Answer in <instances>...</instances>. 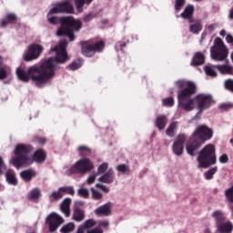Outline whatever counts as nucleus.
I'll list each match as a JSON object with an SVG mask.
<instances>
[{"mask_svg":"<svg viewBox=\"0 0 233 233\" xmlns=\"http://www.w3.org/2000/svg\"><path fill=\"white\" fill-rule=\"evenodd\" d=\"M218 25L214 23V24H210L209 25H208L206 27V32H208V34H212V32H214V30H216V28H218Z\"/></svg>","mask_w":233,"mask_h":233,"instance_id":"obj_48","label":"nucleus"},{"mask_svg":"<svg viewBox=\"0 0 233 233\" xmlns=\"http://www.w3.org/2000/svg\"><path fill=\"white\" fill-rule=\"evenodd\" d=\"M218 172V167H211L209 170L204 173V177L206 179H212L214 177V174Z\"/></svg>","mask_w":233,"mask_h":233,"instance_id":"obj_40","label":"nucleus"},{"mask_svg":"<svg viewBox=\"0 0 233 233\" xmlns=\"http://www.w3.org/2000/svg\"><path fill=\"white\" fill-rule=\"evenodd\" d=\"M63 223H65V218L56 212L50 213L46 218V225H48L51 232H56Z\"/></svg>","mask_w":233,"mask_h":233,"instance_id":"obj_14","label":"nucleus"},{"mask_svg":"<svg viewBox=\"0 0 233 233\" xmlns=\"http://www.w3.org/2000/svg\"><path fill=\"white\" fill-rule=\"evenodd\" d=\"M167 123L168 120L165 115H158L155 119V127H157L158 130H165Z\"/></svg>","mask_w":233,"mask_h":233,"instance_id":"obj_22","label":"nucleus"},{"mask_svg":"<svg viewBox=\"0 0 233 233\" xmlns=\"http://www.w3.org/2000/svg\"><path fill=\"white\" fill-rule=\"evenodd\" d=\"M53 8L58 14H74V5L68 1L56 4Z\"/></svg>","mask_w":233,"mask_h":233,"instance_id":"obj_17","label":"nucleus"},{"mask_svg":"<svg viewBox=\"0 0 233 233\" xmlns=\"http://www.w3.org/2000/svg\"><path fill=\"white\" fill-rule=\"evenodd\" d=\"M219 35H221L222 37H225V35H227V31H225L224 29L221 30V31L219 32Z\"/></svg>","mask_w":233,"mask_h":233,"instance_id":"obj_57","label":"nucleus"},{"mask_svg":"<svg viewBox=\"0 0 233 233\" xmlns=\"http://www.w3.org/2000/svg\"><path fill=\"white\" fill-rule=\"evenodd\" d=\"M93 17L92 14H87L84 16V21L87 23L88 21H92Z\"/></svg>","mask_w":233,"mask_h":233,"instance_id":"obj_55","label":"nucleus"},{"mask_svg":"<svg viewBox=\"0 0 233 233\" xmlns=\"http://www.w3.org/2000/svg\"><path fill=\"white\" fill-rule=\"evenodd\" d=\"M217 70L222 76H233V67L228 64L217 66Z\"/></svg>","mask_w":233,"mask_h":233,"instance_id":"obj_24","label":"nucleus"},{"mask_svg":"<svg viewBox=\"0 0 233 233\" xmlns=\"http://www.w3.org/2000/svg\"><path fill=\"white\" fill-rule=\"evenodd\" d=\"M75 229H76V224H74V222H69L61 228L60 232L70 233V232H74Z\"/></svg>","mask_w":233,"mask_h":233,"instance_id":"obj_34","label":"nucleus"},{"mask_svg":"<svg viewBox=\"0 0 233 233\" xmlns=\"http://www.w3.org/2000/svg\"><path fill=\"white\" fill-rule=\"evenodd\" d=\"M197 101V108L198 110V114H201L203 110H207L214 105V98H212V95L207 93H201L195 96Z\"/></svg>","mask_w":233,"mask_h":233,"instance_id":"obj_10","label":"nucleus"},{"mask_svg":"<svg viewBox=\"0 0 233 233\" xmlns=\"http://www.w3.org/2000/svg\"><path fill=\"white\" fill-rule=\"evenodd\" d=\"M83 66V60L77 59L68 66L69 70H77Z\"/></svg>","mask_w":233,"mask_h":233,"instance_id":"obj_39","label":"nucleus"},{"mask_svg":"<svg viewBox=\"0 0 233 233\" xmlns=\"http://www.w3.org/2000/svg\"><path fill=\"white\" fill-rule=\"evenodd\" d=\"M94 0H84V2H86V5H91V3L93 2Z\"/></svg>","mask_w":233,"mask_h":233,"instance_id":"obj_60","label":"nucleus"},{"mask_svg":"<svg viewBox=\"0 0 233 233\" xmlns=\"http://www.w3.org/2000/svg\"><path fill=\"white\" fill-rule=\"evenodd\" d=\"M98 176H99V173H97V172H93V173H91V174L87 177V178L86 179V183L87 185H94V183H96V181L97 179H99Z\"/></svg>","mask_w":233,"mask_h":233,"instance_id":"obj_36","label":"nucleus"},{"mask_svg":"<svg viewBox=\"0 0 233 233\" xmlns=\"http://www.w3.org/2000/svg\"><path fill=\"white\" fill-rule=\"evenodd\" d=\"M108 225H110L108 223V220H103L101 222H99L98 227L101 228V227H103L104 228H107Z\"/></svg>","mask_w":233,"mask_h":233,"instance_id":"obj_53","label":"nucleus"},{"mask_svg":"<svg viewBox=\"0 0 233 233\" xmlns=\"http://www.w3.org/2000/svg\"><path fill=\"white\" fill-rule=\"evenodd\" d=\"M114 179H116V176L112 167H110L106 173H103L98 177V181L100 183H106V185H110L114 183Z\"/></svg>","mask_w":233,"mask_h":233,"instance_id":"obj_18","label":"nucleus"},{"mask_svg":"<svg viewBox=\"0 0 233 233\" xmlns=\"http://www.w3.org/2000/svg\"><path fill=\"white\" fill-rule=\"evenodd\" d=\"M5 170H6V164H5V159H3V157H0V176L3 175Z\"/></svg>","mask_w":233,"mask_h":233,"instance_id":"obj_50","label":"nucleus"},{"mask_svg":"<svg viewBox=\"0 0 233 233\" xmlns=\"http://www.w3.org/2000/svg\"><path fill=\"white\" fill-rule=\"evenodd\" d=\"M77 194H78V196H81V198H84L86 199L90 196V191L86 187H80L77 190Z\"/></svg>","mask_w":233,"mask_h":233,"instance_id":"obj_42","label":"nucleus"},{"mask_svg":"<svg viewBox=\"0 0 233 233\" xmlns=\"http://www.w3.org/2000/svg\"><path fill=\"white\" fill-rule=\"evenodd\" d=\"M203 233H212V231L210 228H206Z\"/></svg>","mask_w":233,"mask_h":233,"instance_id":"obj_61","label":"nucleus"},{"mask_svg":"<svg viewBox=\"0 0 233 233\" xmlns=\"http://www.w3.org/2000/svg\"><path fill=\"white\" fill-rule=\"evenodd\" d=\"M108 170H110V164H108V162H103L102 164H100L97 167L96 174H98V176L106 174V172H108Z\"/></svg>","mask_w":233,"mask_h":233,"instance_id":"obj_32","label":"nucleus"},{"mask_svg":"<svg viewBox=\"0 0 233 233\" xmlns=\"http://www.w3.org/2000/svg\"><path fill=\"white\" fill-rule=\"evenodd\" d=\"M85 205L84 201H76L74 206V212L72 219L76 221V223H81V221H85V211L81 209L79 207H83Z\"/></svg>","mask_w":233,"mask_h":233,"instance_id":"obj_16","label":"nucleus"},{"mask_svg":"<svg viewBox=\"0 0 233 233\" xmlns=\"http://www.w3.org/2000/svg\"><path fill=\"white\" fill-rule=\"evenodd\" d=\"M185 0H175V10L176 12H179L182 10L183 6H185Z\"/></svg>","mask_w":233,"mask_h":233,"instance_id":"obj_45","label":"nucleus"},{"mask_svg":"<svg viewBox=\"0 0 233 233\" xmlns=\"http://www.w3.org/2000/svg\"><path fill=\"white\" fill-rule=\"evenodd\" d=\"M205 63V55L203 53L198 52L195 54L192 59V65L198 66Z\"/></svg>","mask_w":233,"mask_h":233,"instance_id":"obj_31","label":"nucleus"},{"mask_svg":"<svg viewBox=\"0 0 233 233\" xmlns=\"http://www.w3.org/2000/svg\"><path fill=\"white\" fill-rule=\"evenodd\" d=\"M72 203V199L70 198H65L60 204V210L64 213L66 218H70V205Z\"/></svg>","mask_w":233,"mask_h":233,"instance_id":"obj_21","label":"nucleus"},{"mask_svg":"<svg viewBox=\"0 0 233 233\" xmlns=\"http://www.w3.org/2000/svg\"><path fill=\"white\" fill-rule=\"evenodd\" d=\"M207 36V33H202V39Z\"/></svg>","mask_w":233,"mask_h":233,"instance_id":"obj_62","label":"nucleus"},{"mask_svg":"<svg viewBox=\"0 0 233 233\" xmlns=\"http://www.w3.org/2000/svg\"><path fill=\"white\" fill-rule=\"evenodd\" d=\"M90 191L92 198L96 201L99 199H103V193H101V191L96 189L95 187H91Z\"/></svg>","mask_w":233,"mask_h":233,"instance_id":"obj_38","label":"nucleus"},{"mask_svg":"<svg viewBox=\"0 0 233 233\" xmlns=\"http://www.w3.org/2000/svg\"><path fill=\"white\" fill-rule=\"evenodd\" d=\"M213 218H215V219L219 223L220 221H223V219H225V215H223L221 211H215L213 213Z\"/></svg>","mask_w":233,"mask_h":233,"instance_id":"obj_46","label":"nucleus"},{"mask_svg":"<svg viewBox=\"0 0 233 233\" xmlns=\"http://www.w3.org/2000/svg\"><path fill=\"white\" fill-rule=\"evenodd\" d=\"M105 48V43L103 41L97 42L94 45L89 44L88 42H84L82 44V54L86 57H92L96 52H103Z\"/></svg>","mask_w":233,"mask_h":233,"instance_id":"obj_13","label":"nucleus"},{"mask_svg":"<svg viewBox=\"0 0 233 233\" xmlns=\"http://www.w3.org/2000/svg\"><path fill=\"white\" fill-rule=\"evenodd\" d=\"M214 137V130L207 125L198 126L193 132L189 142L186 146L187 153L189 156H194V152L197 151L201 145H205L207 141Z\"/></svg>","mask_w":233,"mask_h":233,"instance_id":"obj_4","label":"nucleus"},{"mask_svg":"<svg viewBox=\"0 0 233 233\" xmlns=\"http://www.w3.org/2000/svg\"><path fill=\"white\" fill-rule=\"evenodd\" d=\"M96 168V166L94 165V162L92 159L84 157L80 159H78L76 164H73L66 171V173L68 176H72V174H76V172H78L79 174H87V172H92Z\"/></svg>","mask_w":233,"mask_h":233,"instance_id":"obj_7","label":"nucleus"},{"mask_svg":"<svg viewBox=\"0 0 233 233\" xmlns=\"http://www.w3.org/2000/svg\"><path fill=\"white\" fill-rule=\"evenodd\" d=\"M66 194H69L70 196H74L76 194V190L74 189V187L72 186H63L58 187L57 190L53 191L49 195V201L51 203H56V201H59V199H63Z\"/></svg>","mask_w":233,"mask_h":233,"instance_id":"obj_12","label":"nucleus"},{"mask_svg":"<svg viewBox=\"0 0 233 233\" xmlns=\"http://www.w3.org/2000/svg\"><path fill=\"white\" fill-rule=\"evenodd\" d=\"M185 143H187V135L182 133L178 134L173 140L171 145V151L177 157H181L185 152Z\"/></svg>","mask_w":233,"mask_h":233,"instance_id":"obj_11","label":"nucleus"},{"mask_svg":"<svg viewBox=\"0 0 233 233\" xmlns=\"http://www.w3.org/2000/svg\"><path fill=\"white\" fill-rule=\"evenodd\" d=\"M205 73L209 76V77H218V66H212L211 64H208L205 66L204 67Z\"/></svg>","mask_w":233,"mask_h":233,"instance_id":"obj_30","label":"nucleus"},{"mask_svg":"<svg viewBox=\"0 0 233 233\" xmlns=\"http://www.w3.org/2000/svg\"><path fill=\"white\" fill-rule=\"evenodd\" d=\"M224 86L226 90H229V92H233V79H228L224 83Z\"/></svg>","mask_w":233,"mask_h":233,"instance_id":"obj_47","label":"nucleus"},{"mask_svg":"<svg viewBox=\"0 0 233 233\" xmlns=\"http://www.w3.org/2000/svg\"><path fill=\"white\" fill-rule=\"evenodd\" d=\"M5 187H3V185L0 184V190H4Z\"/></svg>","mask_w":233,"mask_h":233,"instance_id":"obj_63","label":"nucleus"},{"mask_svg":"<svg viewBox=\"0 0 233 233\" xmlns=\"http://www.w3.org/2000/svg\"><path fill=\"white\" fill-rule=\"evenodd\" d=\"M231 61H233V52L231 53Z\"/></svg>","mask_w":233,"mask_h":233,"instance_id":"obj_64","label":"nucleus"},{"mask_svg":"<svg viewBox=\"0 0 233 233\" xmlns=\"http://www.w3.org/2000/svg\"><path fill=\"white\" fill-rule=\"evenodd\" d=\"M175 86L179 89L177 93L179 108L185 110V112L196 110V108H198L196 96L188 98L198 92V85H196V82L187 79H180L175 81Z\"/></svg>","mask_w":233,"mask_h":233,"instance_id":"obj_3","label":"nucleus"},{"mask_svg":"<svg viewBox=\"0 0 233 233\" xmlns=\"http://www.w3.org/2000/svg\"><path fill=\"white\" fill-rule=\"evenodd\" d=\"M226 41L227 43H228V45H231V46H233V36L232 35H228L226 37Z\"/></svg>","mask_w":233,"mask_h":233,"instance_id":"obj_54","label":"nucleus"},{"mask_svg":"<svg viewBox=\"0 0 233 233\" xmlns=\"http://www.w3.org/2000/svg\"><path fill=\"white\" fill-rule=\"evenodd\" d=\"M85 5H86L85 0H75V6L78 14L83 13V6H85Z\"/></svg>","mask_w":233,"mask_h":233,"instance_id":"obj_41","label":"nucleus"},{"mask_svg":"<svg viewBox=\"0 0 233 233\" xmlns=\"http://www.w3.org/2000/svg\"><path fill=\"white\" fill-rule=\"evenodd\" d=\"M219 163L225 165V163H228V156L227 154H223L218 157Z\"/></svg>","mask_w":233,"mask_h":233,"instance_id":"obj_51","label":"nucleus"},{"mask_svg":"<svg viewBox=\"0 0 233 233\" xmlns=\"http://www.w3.org/2000/svg\"><path fill=\"white\" fill-rule=\"evenodd\" d=\"M29 199H32L33 201H36L39 198H41V191L37 188L32 189L28 193Z\"/></svg>","mask_w":233,"mask_h":233,"instance_id":"obj_37","label":"nucleus"},{"mask_svg":"<svg viewBox=\"0 0 233 233\" xmlns=\"http://www.w3.org/2000/svg\"><path fill=\"white\" fill-rule=\"evenodd\" d=\"M76 152L79 154V156H88L92 154V149L86 146H79L76 148Z\"/></svg>","mask_w":233,"mask_h":233,"instance_id":"obj_35","label":"nucleus"},{"mask_svg":"<svg viewBox=\"0 0 233 233\" xmlns=\"http://www.w3.org/2000/svg\"><path fill=\"white\" fill-rule=\"evenodd\" d=\"M17 21V15L14 13H9L5 15V19H3L0 23V26L5 28V26H8V25H12V23H15Z\"/></svg>","mask_w":233,"mask_h":233,"instance_id":"obj_25","label":"nucleus"},{"mask_svg":"<svg viewBox=\"0 0 233 233\" xmlns=\"http://www.w3.org/2000/svg\"><path fill=\"white\" fill-rule=\"evenodd\" d=\"M45 51V46L38 43L30 44L23 54L24 61H35L41 57V54Z\"/></svg>","mask_w":233,"mask_h":233,"instance_id":"obj_9","label":"nucleus"},{"mask_svg":"<svg viewBox=\"0 0 233 233\" xmlns=\"http://www.w3.org/2000/svg\"><path fill=\"white\" fill-rule=\"evenodd\" d=\"M114 208V204L112 202H107L103 204L102 206L96 208L95 209V214L98 218H108V216L112 215V208Z\"/></svg>","mask_w":233,"mask_h":233,"instance_id":"obj_15","label":"nucleus"},{"mask_svg":"<svg viewBox=\"0 0 233 233\" xmlns=\"http://www.w3.org/2000/svg\"><path fill=\"white\" fill-rule=\"evenodd\" d=\"M85 228L82 225H80L77 228V232L76 233H85Z\"/></svg>","mask_w":233,"mask_h":233,"instance_id":"obj_56","label":"nucleus"},{"mask_svg":"<svg viewBox=\"0 0 233 233\" xmlns=\"http://www.w3.org/2000/svg\"><path fill=\"white\" fill-rule=\"evenodd\" d=\"M116 171L123 176H128L130 174V167L126 164H119L116 166Z\"/></svg>","mask_w":233,"mask_h":233,"instance_id":"obj_33","label":"nucleus"},{"mask_svg":"<svg viewBox=\"0 0 233 233\" xmlns=\"http://www.w3.org/2000/svg\"><path fill=\"white\" fill-rule=\"evenodd\" d=\"M197 161L198 168H208L211 165H216V147L212 144L205 146L198 153Z\"/></svg>","mask_w":233,"mask_h":233,"instance_id":"obj_6","label":"nucleus"},{"mask_svg":"<svg viewBox=\"0 0 233 233\" xmlns=\"http://www.w3.org/2000/svg\"><path fill=\"white\" fill-rule=\"evenodd\" d=\"M210 56L214 61H225V58L228 57V48H227L221 38L214 40V45L210 48Z\"/></svg>","mask_w":233,"mask_h":233,"instance_id":"obj_8","label":"nucleus"},{"mask_svg":"<svg viewBox=\"0 0 233 233\" xmlns=\"http://www.w3.org/2000/svg\"><path fill=\"white\" fill-rule=\"evenodd\" d=\"M32 152H34V147L31 145L16 144L13 150L15 157L9 159L10 165H13V167H15L19 170V168L30 167L34 163H45L46 161V152L45 150L38 149L33 155H29Z\"/></svg>","mask_w":233,"mask_h":233,"instance_id":"obj_2","label":"nucleus"},{"mask_svg":"<svg viewBox=\"0 0 233 233\" xmlns=\"http://www.w3.org/2000/svg\"><path fill=\"white\" fill-rule=\"evenodd\" d=\"M66 46H68V42L61 40L50 50V54H53L55 58L49 57L44 60L40 66H31L27 71H25L22 67H17L15 70L17 78L24 83H28L31 79L39 88L50 85V81L56 76V65H63L68 60Z\"/></svg>","mask_w":233,"mask_h":233,"instance_id":"obj_1","label":"nucleus"},{"mask_svg":"<svg viewBox=\"0 0 233 233\" xmlns=\"http://www.w3.org/2000/svg\"><path fill=\"white\" fill-rule=\"evenodd\" d=\"M81 226L86 230L88 228H92V227H96V220L90 218L86 220Z\"/></svg>","mask_w":233,"mask_h":233,"instance_id":"obj_43","label":"nucleus"},{"mask_svg":"<svg viewBox=\"0 0 233 233\" xmlns=\"http://www.w3.org/2000/svg\"><path fill=\"white\" fill-rule=\"evenodd\" d=\"M229 18L233 19V8L229 11Z\"/></svg>","mask_w":233,"mask_h":233,"instance_id":"obj_59","label":"nucleus"},{"mask_svg":"<svg viewBox=\"0 0 233 233\" xmlns=\"http://www.w3.org/2000/svg\"><path fill=\"white\" fill-rule=\"evenodd\" d=\"M162 105L163 106H174V98L173 97H167V98H164L162 99Z\"/></svg>","mask_w":233,"mask_h":233,"instance_id":"obj_44","label":"nucleus"},{"mask_svg":"<svg viewBox=\"0 0 233 233\" xmlns=\"http://www.w3.org/2000/svg\"><path fill=\"white\" fill-rule=\"evenodd\" d=\"M81 28H83V22H81V20L72 16L62 17L61 27L57 30L56 35H58V37L65 35L68 37L69 41H76L74 32H79Z\"/></svg>","mask_w":233,"mask_h":233,"instance_id":"obj_5","label":"nucleus"},{"mask_svg":"<svg viewBox=\"0 0 233 233\" xmlns=\"http://www.w3.org/2000/svg\"><path fill=\"white\" fill-rule=\"evenodd\" d=\"M55 14H59V13L54 8H51L47 14V21L51 25H57V23L59 22L61 23V19H63V18H57V16L54 15Z\"/></svg>","mask_w":233,"mask_h":233,"instance_id":"obj_28","label":"nucleus"},{"mask_svg":"<svg viewBox=\"0 0 233 233\" xmlns=\"http://www.w3.org/2000/svg\"><path fill=\"white\" fill-rule=\"evenodd\" d=\"M5 180L8 185H13V187H15V185H17V177L15 176V172H14L12 169H8L5 172Z\"/></svg>","mask_w":233,"mask_h":233,"instance_id":"obj_26","label":"nucleus"},{"mask_svg":"<svg viewBox=\"0 0 233 233\" xmlns=\"http://www.w3.org/2000/svg\"><path fill=\"white\" fill-rule=\"evenodd\" d=\"M86 233H103V229L98 226L93 229H87Z\"/></svg>","mask_w":233,"mask_h":233,"instance_id":"obj_52","label":"nucleus"},{"mask_svg":"<svg viewBox=\"0 0 233 233\" xmlns=\"http://www.w3.org/2000/svg\"><path fill=\"white\" fill-rule=\"evenodd\" d=\"M188 25V30L190 34H194L195 35H198L203 30V23L200 20H190Z\"/></svg>","mask_w":233,"mask_h":233,"instance_id":"obj_19","label":"nucleus"},{"mask_svg":"<svg viewBox=\"0 0 233 233\" xmlns=\"http://www.w3.org/2000/svg\"><path fill=\"white\" fill-rule=\"evenodd\" d=\"M12 68L10 66H0V81H5V83H10L13 79Z\"/></svg>","mask_w":233,"mask_h":233,"instance_id":"obj_20","label":"nucleus"},{"mask_svg":"<svg viewBox=\"0 0 233 233\" xmlns=\"http://www.w3.org/2000/svg\"><path fill=\"white\" fill-rule=\"evenodd\" d=\"M96 188H100V190H102L106 194H108L110 192V189L108 188V187H106L103 184L97 183V184H96Z\"/></svg>","mask_w":233,"mask_h":233,"instance_id":"obj_49","label":"nucleus"},{"mask_svg":"<svg viewBox=\"0 0 233 233\" xmlns=\"http://www.w3.org/2000/svg\"><path fill=\"white\" fill-rule=\"evenodd\" d=\"M37 176V173L34 169H25L20 173V177L23 181H32L34 177Z\"/></svg>","mask_w":233,"mask_h":233,"instance_id":"obj_23","label":"nucleus"},{"mask_svg":"<svg viewBox=\"0 0 233 233\" xmlns=\"http://www.w3.org/2000/svg\"><path fill=\"white\" fill-rule=\"evenodd\" d=\"M177 127H179L178 122H171L166 130L167 136H168V137H174V136H176V132L177 131Z\"/></svg>","mask_w":233,"mask_h":233,"instance_id":"obj_29","label":"nucleus"},{"mask_svg":"<svg viewBox=\"0 0 233 233\" xmlns=\"http://www.w3.org/2000/svg\"><path fill=\"white\" fill-rule=\"evenodd\" d=\"M192 15H194V5H187L180 14V17H182V19H187L188 22L190 20H194V18H192Z\"/></svg>","mask_w":233,"mask_h":233,"instance_id":"obj_27","label":"nucleus"},{"mask_svg":"<svg viewBox=\"0 0 233 233\" xmlns=\"http://www.w3.org/2000/svg\"><path fill=\"white\" fill-rule=\"evenodd\" d=\"M39 143H40V145H45V143H46V139L41 138V139L39 140Z\"/></svg>","mask_w":233,"mask_h":233,"instance_id":"obj_58","label":"nucleus"}]
</instances>
